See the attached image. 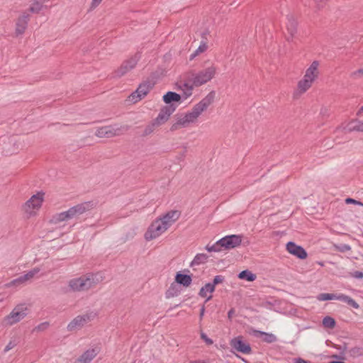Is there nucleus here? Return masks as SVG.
I'll return each mask as SVG.
<instances>
[{
	"label": "nucleus",
	"instance_id": "obj_42",
	"mask_svg": "<svg viewBox=\"0 0 363 363\" xmlns=\"http://www.w3.org/2000/svg\"><path fill=\"white\" fill-rule=\"evenodd\" d=\"M102 0H92L91 3V9H95L101 3Z\"/></svg>",
	"mask_w": 363,
	"mask_h": 363
},
{
	"label": "nucleus",
	"instance_id": "obj_33",
	"mask_svg": "<svg viewBox=\"0 0 363 363\" xmlns=\"http://www.w3.org/2000/svg\"><path fill=\"white\" fill-rule=\"evenodd\" d=\"M206 249L208 252H220L223 250V247L220 243H218V240L212 245H207Z\"/></svg>",
	"mask_w": 363,
	"mask_h": 363
},
{
	"label": "nucleus",
	"instance_id": "obj_15",
	"mask_svg": "<svg viewBox=\"0 0 363 363\" xmlns=\"http://www.w3.org/2000/svg\"><path fill=\"white\" fill-rule=\"evenodd\" d=\"M286 39L288 42L294 41L298 30L297 20L293 16H288L286 23Z\"/></svg>",
	"mask_w": 363,
	"mask_h": 363
},
{
	"label": "nucleus",
	"instance_id": "obj_4",
	"mask_svg": "<svg viewBox=\"0 0 363 363\" xmlns=\"http://www.w3.org/2000/svg\"><path fill=\"white\" fill-rule=\"evenodd\" d=\"M319 66L320 63L317 60H314L311 62L309 67L306 69L303 78L298 82L296 89L293 94L294 97L297 98L303 95L312 87L313 84L319 77Z\"/></svg>",
	"mask_w": 363,
	"mask_h": 363
},
{
	"label": "nucleus",
	"instance_id": "obj_3",
	"mask_svg": "<svg viewBox=\"0 0 363 363\" xmlns=\"http://www.w3.org/2000/svg\"><path fill=\"white\" fill-rule=\"evenodd\" d=\"M104 277L101 273H86L69 280L68 288L72 292L86 291L102 282Z\"/></svg>",
	"mask_w": 363,
	"mask_h": 363
},
{
	"label": "nucleus",
	"instance_id": "obj_23",
	"mask_svg": "<svg viewBox=\"0 0 363 363\" xmlns=\"http://www.w3.org/2000/svg\"><path fill=\"white\" fill-rule=\"evenodd\" d=\"M98 351L96 349H89L86 350L77 360L80 363H90L91 360L97 355Z\"/></svg>",
	"mask_w": 363,
	"mask_h": 363
},
{
	"label": "nucleus",
	"instance_id": "obj_12",
	"mask_svg": "<svg viewBox=\"0 0 363 363\" xmlns=\"http://www.w3.org/2000/svg\"><path fill=\"white\" fill-rule=\"evenodd\" d=\"M230 345L234 352L249 354L252 352L250 344L244 341L242 336H238L230 340Z\"/></svg>",
	"mask_w": 363,
	"mask_h": 363
},
{
	"label": "nucleus",
	"instance_id": "obj_43",
	"mask_svg": "<svg viewBox=\"0 0 363 363\" xmlns=\"http://www.w3.org/2000/svg\"><path fill=\"white\" fill-rule=\"evenodd\" d=\"M102 0H92L91 3V9H95L101 3Z\"/></svg>",
	"mask_w": 363,
	"mask_h": 363
},
{
	"label": "nucleus",
	"instance_id": "obj_9",
	"mask_svg": "<svg viewBox=\"0 0 363 363\" xmlns=\"http://www.w3.org/2000/svg\"><path fill=\"white\" fill-rule=\"evenodd\" d=\"M127 130V126L108 125L98 128L95 135L99 138H111L118 135Z\"/></svg>",
	"mask_w": 363,
	"mask_h": 363
},
{
	"label": "nucleus",
	"instance_id": "obj_49",
	"mask_svg": "<svg viewBox=\"0 0 363 363\" xmlns=\"http://www.w3.org/2000/svg\"><path fill=\"white\" fill-rule=\"evenodd\" d=\"M190 363H205V362H202V361H193V362H191Z\"/></svg>",
	"mask_w": 363,
	"mask_h": 363
},
{
	"label": "nucleus",
	"instance_id": "obj_46",
	"mask_svg": "<svg viewBox=\"0 0 363 363\" xmlns=\"http://www.w3.org/2000/svg\"><path fill=\"white\" fill-rule=\"evenodd\" d=\"M234 310L233 309H230L228 313V317L229 319H231L234 315Z\"/></svg>",
	"mask_w": 363,
	"mask_h": 363
},
{
	"label": "nucleus",
	"instance_id": "obj_18",
	"mask_svg": "<svg viewBox=\"0 0 363 363\" xmlns=\"http://www.w3.org/2000/svg\"><path fill=\"white\" fill-rule=\"evenodd\" d=\"M191 81L192 78L190 74H188L186 78L181 81L179 84V87L182 91L185 99L192 95L194 88L196 87Z\"/></svg>",
	"mask_w": 363,
	"mask_h": 363
},
{
	"label": "nucleus",
	"instance_id": "obj_19",
	"mask_svg": "<svg viewBox=\"0 0 363 363\" xmlns=\"http://www.w3.org/2000/svg\"><path fill=\"white\" fill-rule=\"evenodd\" d=\"M286 250L299 259H303L307 257L306 251L301 246L297 245L294 242H289L286 244Z\"/></svg>",
	"mask_w": 363,
	"mask_h": 363
},
{
	"label": "nucleus",
	"instance_id": "obj_45",
	"mask_svg": "<svg viewBox=\"0 0 363 363\" xmlns=\"http://www.w3.org/2000/svg\"><path fill=\"white\" fill-rule=\"evenodd\" d=\"M204 313H205V307H204V306H203L200 310V314H199L200 320H202V318L204 315Z\"/></svg>",
	"mask_w": 363,
	"mask_h": 363
},
{
	"label": "nucleus",
	"instance_id": "obj_28",
	"mask_svg": "<svg viewBox=\"0 0 363 363\" xmlns=\"http://www.w3.org/2000/svg\"><path fill=\"white\" fill-rule=\"evenodd\" d=\"M207 259H208L207 255H206L204 253L197 254L194 257L192 262H191V266L199 265L201 264H204L205 262H207Z\"/></svg>",
	"mask_w": 363,
	"mask_h": 363
},
{
	"label": "nucleus",
	"instance_id": "obj_41",
	"mask_svg": "<svg viewBox=\"0 0 363 363\" xmlns=\"http://www.w3.org/2000/svg\"><path fill=\"white\" fill-rule=\"evenodd\" d=\"M352 277L359 279H363V272L360 271H356L352 273Z\"/></svg>",
	"mask_w": 363,
	"mask_h": 363
},
{
	"label": "nucleus",
	"instance_id": "obj_47",
	"mask_svg": "<svg viewBox=\"0 0 363 363\" xmlns=\"http://www.w3.org/2000/svg\"><path fill=\"white\" fill-rule=\"evenodd\" d=\"M13 347V345H11V342L9 343L6 347H5L4 349V351L5 352H8L9 350H10L11 348Z\"/></svg>",
	"mask_w": 363,
	"mask_h": 363
},
{
	"label": "nucleus",
	"instance_id": "obj_51",
	"mask_svg": "<svg viewBox=\"0 0 363 363\" xmlns=\"http://www.w3.org/2000/svg\"><path fill=\"white\" fill-rule=\"evenodd\" d=\"M344 249L349 250V249H350V247H349V246L345 245V246L344 247Z\"/></svg>",
	"mask_w": 363,
	"mask_h": 363
},
{
	"label": "nucleus",
	"instance_id": "obj_44",
	"mask_svg": "<svg viewBox=\"0 0 363 363\" xmlns=\"http://www.w3.org/2000/svg\"><path fill=\"white\" fill-rule=\"evenodd\" d=\"M294 363H308V362L304 360L302 358L298 357L294 359Z\"/></svg>",
	"mask_w": 363,
	"mask_h": 363
},
{
	"label": "nucleus",
	"instance_id": "obj_17",
	"mask_svg": "<svg viewBox=\"0 0 363 363\" xmlns=\"http://www.w3.org/2000/svg\"><path fill=\"white\" fill-rule=\"evenodd\" d=\"M40 272V268L35 267L28 272L23 276L18 277L17 279H13L10 283V286H18L20 284H26L27 281L32 280L39 272Z\"/></svg>",
	"mask_w": 363,
	"mask_h": 363
},
{
	"label": "nucleus",
	"instance_id": "obj_16",
	"mask_svg": "<svg viewBox=\"0 0 363 363\" xmlns=\"http://www.w3.org/2000/svg\"><path fill=\"white\" fill-rule=\"evenodd\" d=\"M140 56L139 54H135L134 56L131 57L128 60L125 61L120 68L118 69L117 74L118 76H123L132 69H133L137 65L138 60H140Z\"/></svg>",
	"mask_w": 363,
	"mask_h": 363
},
{
	"label": "nucleus",
	"instance_id": "obj_32",
	"mask_svg": "<svg viewBox=\"0 0 363 363\" xmlns=\"http://www.w3.org/2000/svg\"><path fill=\"white\" fill-rule=\"evenodd\" d=\"M323 325L328 328H333L335 326V320L333 318L326 316L323 320Z\"/></svg>",
	"mask_w": 363,
	"mask_h": 363
},
{
	"label": "nucleus",
	"instance_id": "obj_48",
	"mask_svg": "<svg viewBox=\"0 0 363 363\" xmlns=\"http://www.w3.org/2000/svg\"><path fill=\"white\" fill-rule=\"evenodd\" d=\"M362 112H363V106L359 108V110L357 112V115H361Z\"/></svg>",
	"mask_w": 363,
	"mask_h": 363
},
{
	"label": "nucleus",
	"instance_id": "obj_25",
	"mask_svg": "<svg viewBox=\"0 0 363 363\" xmlns=\"http://www.w3.org/2000/svg\"><path fill=\"white\" fill-rule=\"evenodd\" d=\"M215 291V289L213 288V284H211V283H207L199 291V296L201 297H207L206 302L208 301L211 298L212 296H207L208 294H212Z\"/></svg>",
	"mask_w": 363,
	"mask_h": 363
},
{
	"label": "nucleus",
	"instance_id": "obj_11",
	"mask_svg": "<svg viewBox=\"0 0 363 363\" xmlns=\"http://www.w3.org/2000/svg\"><path fill=\"white\" fill-rule=\"evenodd\" d=\"M94 206L95 205L92 201H86L72 206L67 211L69 219L77 218L85 212L91 210Z\"/></svg>",
	"mask_w": 363,
	"mask_h": 363
},
{
	"label": "nucleus",
	"instance_id": "obj_22",
	"mask_svg": "<svg viewBox=\"0 0 363 363\" xmlns=\"http://www.w3.org/2000/svg\"><path fill=\"white\" fill-rule=\"evenodd\" d=\"M345 129L349 133L354 131L363 133V120H352L347 123Z\"/></svg>",
	"mask_w": 363,
	"mask_h": 363
},
{
	"label": "nucleus",
	"instance_id": "obj_40",
	"mask_svg": "<svg viewBox=\"0 0 363 363\" xmlns=\"http://www.w3.org/2000/svg\"><path fill=\"white\" fill-rule=\"evenodd\" d=\"M345 203L347 204L352 203V204H356V205H359V206H363V203L362 202L357 201L355 199H351V198L346 199Z\"/></svg>",
	"mask_w": 363,
	"mask_h": 363
},
{
	"label": "nucleus",
	"instance_id": "obj_24",
	"mask_svg": "<svg viewBox=\"0 0 363 363\" xmlns=\"http://www.w3.org/2000/svg\"><path fill=\"white\" fill-rule=\"evenodd\" d=\"M175 281L177 283L184 286V287H188L191 285L192 279L190 275L183 274L178 272L175 276Z\"/></svg>",
	"mask_w": 363,
	"mask_h": 363
},
{
	"label": "nucleus",
	"instance_id": "obj_29",
	"mask_svg": "<svg viewBox=\"0 0 363 363\" xmlns=\"http://www.w3.org/2000/svg\"><path fill=\"white\" fill-rule=\"evenodd\" d=\"M238 278L248 281H253L256 279V275L249 270H244L239 273Z\"/></svg>",
	"mask_w": 363,
	"mask_h": 363
},
{
	"label": "nucleus",
	"instance_id": "obj_14",
	"mask_svg": "<svg viewBox=\"0 0 363 363\" xmlns=\"http://www.w3.org/2000/svg\"><path fill=\"white\" fill-rule=\"evenodd\" d=\"M242 240V235H230L218 240V243L221 245L223 249L231 250L239 247Z\"/></svg>",
	"mask_w": 363,
	"mask_h": 363
},
{
	"label": "nucleus",
	"instance_id": "obj_2",
	"mask_svg": "<svg viewBox=\"0 0 363 363\" xmlns=\"http://www.w3.org/2000/svg\"><path fill=\"white\" fill-rule=\"evenodd\" d=\"M181 213L172 210L154 220L144 235L147 241L155 240L164 234L180 217Z\"/></svg>",
	"mask_w": 363,
	"mask_h": 363
},
{
	"label": "nucleus",
	"instance_id": "obj_1",
	"mask_svg": "<svg viewBox=\"0 0 363 363\" xmlns=\"http://www.w3.org/2000/svg\"><path fill=\"white\" fill-rule=\"evenodd\" d=\"M214 96V93L210 92L196 104L190 111L178 116L177 122L173 125L172 129L176 130L180 127L186 128L191 124L196 123L201 114L213 104Z\"/></svg>",
	"mask_w": 363,
	"mask_h": 363
},
{
	"label": "nucleus",
	"instance_id": "obj_5",
	"mask_svg": "<svg viewBox=\"0 0 363 363\" xmlns=\"http://www.w3.org/2000/svg\"><path fill=\"white\" fill-rule=\"evenodd\" d=\"M218 67L213 64L198 72H191L189 74L192 78V82L196 87L206 84L211 81L216 75Z\"/></svg>",
	"mask_w": 363,
	"mask_h": 363
},
{
	"label": "nucleus",
	"instance_id": "obj_8",
	"mask_svg": "<svg viewBox=\"0 0 363 363\" xmlns=\"http://www.w3.org/2000/svg\"><path fill=\"white\" fill-rule=\"evenodd\" d=\"M318 301H328V300H339L341 301H343L348 304L349 306H352V308L355 309H358L359 308V305L351 297L340 294H328V293H323L320 294L317 297Z\"/></svg>",
	"mask_w": 363,
	"mask_h": 363
},
{
	"label": "nucleus",
	"instance_id": "obj_30",
	"mask_svg": "<svg viewBox=\"0 0 363 363\" xmlns=\"http://www.w3.org/2000/svg\"><path fill=\"white\" fill-rule=\"evenodd\" d=\"M208 48V45L206 42H201L199 48L191 55L190 60H193L194 57L198 56L199 55L204 52Z\"/></svg>",
	"mask_w": 363,
	"mask_h": 363
},
{
	"label": "nucleus",
	"instance_id": "obj_35",
	"mask_svg": "<svg viewBox=\"0 0 363 363\" xmlns=\"http://www.w3.org/2000/svg\"><path fill=\"white\" fill-rule=\"evenodd\" d=\"M350 77L354 79H361L363 77V67L352 72L350 74Z\"/></svg>",
	"mask_w": 363,
	"mask_h": 363
},
{
	"label": "nucleus",
	"instance_id": "obj_20",
	"mask_svg": "<svg viewBox=\"0 0 363 363\" xmlns=\"http://www.w3.org/2000/svg\"><path fill=\"white\" fill-rule=\"evenodd\" d=\"M29 17L28 14L23 13L18 18L15 28L16 35H21L25 33L28 26Z\"/></svg>",
	"mask_w": 363,
	"mask_h": 363
},
{
	"label": "nucleus",
	"instance_id": "obj_7",
	"mask_svg": "<svg viewBox=\"0 0 363 363\" xmlns=\"http://www.w3.org/2000/svg\"><path fill=\"white\" fill-rule=\"evenodd\" d=\"M28 307L25 304L16 306L11 312L5 317V323L8 325H13L18 323L28 315Z\"/></svg>",
	"mask_w": 363,
	"mask_h": 363
},
{
	"label": "nucleus",
	"instance_id": "obj_38",
	"mask_svg": "<svg viewBox=\"0 0 363 363\" xmlns=\"http://www.w3.org/2000/svg\"><path fill=\"white\" fill-rule=\"evenodd\" d=\"M201 337L208 345H211L213 343V340L209 338L204 333H201Z\"/></svg>",
	"mask_w": 363,
	"mask_h": 363
},
{
	"label": "nucleus",
	"instance_id": "obj_27",
	"mask_svg": "<svg viewBox=\"0 0 363 363\" xmlns=\"http://www.w3.org/2000/svg\"><path fill=\"white\" fill-rule=\"evenodd\" d=\"M181 99V96L173 91H168L163 96V100L166 104H169L172 101H179Z\"/></svg>",
	"mask_w": 363,
	"mask_h": 363
},
{
	"label": "nucleus",
	"instance_id": "obj_39",
	"mask_svg": "<svg viewBox=\"0 0 363 363\" xmlns=\"http://www.w3.org/2000/svg\"><path fill=\"white\" fill-rule=\"evenodd\" d=\"M49 324L47 322L42 323L40 325H38L35 330L38 331H43L48 328Z\"/></svg>",
	"mask_w": 363,
	"mask_h": 363
},
{
	"label": "nucleus",
	"instance_id": "obj_31",
	"mask_svg": "<svg viewBox=\"0 0 363 363\" xmlns=\"http://www.w3.org/2000/svg\"><path fill=\"white\" fill-rule=\"evenodd\" d=\"M259 333L262 337L263 340L267 343H272L277 340V337L272 333L261 331H259Z\"/></svg>",
	"mask_w": 363,
	"mask_h": 363
},
{
	"label": "nucleus",
	"instance_id": "obj_50",
	"mask_svg": "<svg viewBox=\"0 0 363 363\" xmlns=\"http://www.w3.org/2000/svg\"><path fill=\"white\" fill-rule=\"evenodd\" d=\"M330 363H344V362H340V361H333V362H330Z\"/></svg>",
	"mask_w": 363,
	"mask_h": 363
},
{
	"label": "nucleus",
	"instance_id": "obj_13",
	"mask_svg": "<svg viewBox=\"0 0 363 363\" xmlns=\"http://www.w3.org/2000/svg\"><path fill=\"white\" fill-rule=\"evenodd\" d=\"M91 320V315L89 313L77 315L67 325V330L74 332L80 330Z\"/></svg>",
	"mask_w": 363,
	"mask_h": 363
},
{
	"label": "nucleus",
	"instance_id": "obj_52",
	"mask_svg": "<svg viewBox=\"0 0 363 363\" xmlns=\"http://www.w3.org/2000/svg\"><path fill=\"white\" fill-rule=\"evenodd\" d=\"M74 363H80L77 359Z\"/></svg>",
	"mask_w": 363,
	"mask_h": 363
},
{
	"label": "nucleus",
	"instance_id": "obj_26",
	"mask_svg": "<svg viewBox=\"0 0 363 363\" xmlns=\"http://www.w3.org/2000/svg\"><path fill=\"white\" fill-rule=\"evenodd\" d=\"M68 220L69 219L68 217L67 211H66L54 215L51 218L50 222L54 224H57L60 222H63Z\"/></svg>",
	"mask_w": 363,
	"mask_h": 363
},
{
	"label": "nucleus",
	"instance_id": "obj_6",
	"mask_svg": "<svg viewBox=\"0 0 363 363\" xmlns=\"http://www.w3.org/2000/svg\"><path fill=\"white\" fill-rule=\"evenodd\" d=\"M45 194L42 191L33 195L23 206V209L28 216L36 215L42 206Z\"/></svg>",
	"mask_w": 363,
	"mask_h": 363
},
{
	"label": "nucleus",
	"instance_id": "obj_34",
	"mask_svg": "<svg viewBox=\"0 0 363 363\" xmlns=\"http://www.w3.org/2000/svg\"><path fill=\"white\" fill-rule=\"evenodd\" d=\"M43 5L41 3L38 1H35L31 4L29 10L32 13H38L41 11Z\"/></svg>",
	"mask_w": 363,
	"mask_h": 363
},
{
	"label": "nucleus",
	"instance_id": "obj_21",
	"mask_svg": "<svg viewBox=\"0 0 363 363\" xmlns=\"http://www.w3.org/2000/svg\"><path fill=\"white\" fill-rule=\"evenodd\" d=\"M174 110V108L170 107L163 108L155 118L154 124L160 125L165 123L169 119Z\"/></svg>",
	"mask_w": 363,
	"mask_h": 363
},
{
	"label": "nucleus",
	"instance_id": "obj_37",
	"mask_svg": "<svg viewBox=\"0 0 363 363\" xmlns=\"http://www.w3.org/2000/svg\"><path fill=\"white\" fill-rule=\"evenodd\" d=\"M224 278L221 275H217L214 277L213 283L211 284H213V288L215 289L216 285L220 284L223 281Z\"/></svg>",
	"mask_w": 363,
	"mask_h": 363
},
{
	"label": "nucleus",
	"instance_id": "obj_10",
	"mask_svg": "<svg viewBox=\"0 0 363 363\" xmlns=\"http://www.w3.org/2000/svg\"><path fill=\"white\" fill-rule=\"evenodd\" d=\"M152 86L149 82H145L140 84L138 89L129 95L128 97V101L131 104H136L145 98L152 89Z\"/></svg>",
	"mask_w": 363,
	"mask_h": 363
},
{
	"label": "nucleus",
	"instance_id": "obj_36",
	"mask_svg": "<svg viewBox=\"0 0 363 363\" xmlns=\"http://www.w3.org/2000/svg\"><path fill=\"white\" fill-rule=\"evenodd\" d=\"M320 115L323 118H328L330 115V108L328 106H322L320 110Z\"/></svg>",
	"mask_w": 363,
	"mask_h": 363
}]
</instances>
